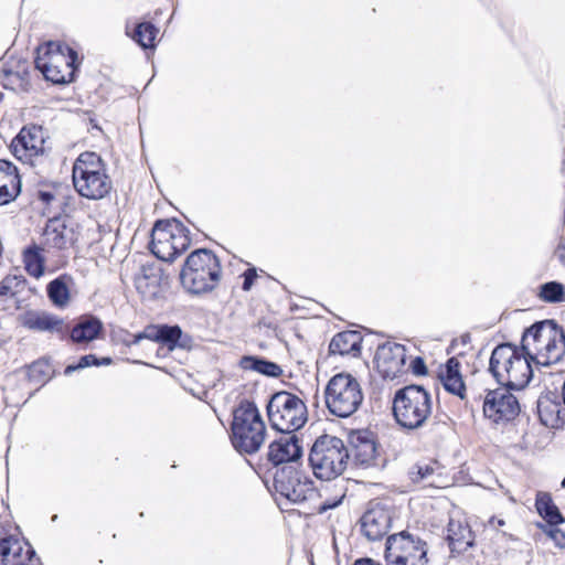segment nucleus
Segmentation results:
<instances>
[{
	"label": "nucleus",
	"instance_id": "obj_58",
	"mask_svg": "<svg viewBox=\"0 0 565 565\" xmlns=\"http://www.w3.org/2000/svg\"><path fill=\"white\" fill-rule=\"evenodd\" d=\"M471 340V337L469 333H463L461 337H460V341L462 344H468Z\"/></svg>",
	"mask_w": 565,
	"mask_h": 565
},
{
	"label": "nucleus",
	"instance_id": "obj_59",
	"mask_svg": "<svg viewBox=\"0 0 565 565\" xmlns=\"http://www.w3.org/2000/svg\"><path fill=\"white\" fill-rule=\"evenodd\" d=\"M3 99V94L0 92V103L2 102Z\"/></svg>",
	"mask_w": 565,
	"mask_h": 565
},
{
	"label": "nucleus",
	"instance_id": "obj_10",
	"mask_svg": "<svg viewBox=\"0 0 565 565\" xmlns=\"http://www.w3.org/2000/svg\"><path fill=\"white\" fill-rule=\"evenodd\" d=\"M513 391L501 385L494 390H487L482 405L484 417L494 424L515 419L521 407L518 398L512 394Z\"/></svg>",
	"mask_w": 565,
	"mask_h": 565
},
{
	"label": "nucleus",
	"instance_id": "obj_34",
	"mask_svg": "<svg viewBox=\"0 0 565 565\" xmlns=\"http://www.w3.org/2000/svg\"><path fill=\"white\" fill-rule=\"evenodd\" d=\"M163 222L167 224V232L171 234V238L169 239L172 248L175 252L177 257H179L191 244L190 231L177 218H167L163 220Z\"/></svg>",
	"mask_w": 565,
	"mask_h": 565
},
{
	"label": "nucleus",
	"instance_id": "obj_52",
	"mask_svg": "<svg viewBox=\"0 0 565 565\" xmlns=\"http://www.w3.org/2000/svg\"><path fill=\"white\" fill-rule=\"evenodd\" d=\"M11 547L12 548H11V553H10V558H12L17 562L23 561L24 554H23L22 543L18 539L12 537Z\"/></svg>",
	"mask_w": 565,
	"mask_h": 565
},
{
	"label": "nucleus",
	"instance_id": "obj_32",
	"mask_svg": "<svg viewBox=\"0 0 565 565\" xmlns=\"http://www.w3.org/2000/svg\"><path fill=\"white\" fill-rule=\"evenodd\" d=\"M535 509L548 526H558L565 522L564 515L548 492L540 491L536 493Z\"/></svg>",
	"mask_w": 565,
	"mask_h": 565
},
{
	"label": "nucleus",
	"instance_id": "obj_15",
	"mask_svg": "<svg viewBox=\"0 0 565 565\" xmlns=\"http://www.w3.org/2000/svg\"><path fill=\"white\" fill-rule=\"evenodd\" d=\"M374 362L384 377L394 379L405 365V345L395 342L380 344L374 355Z\"/></svg>",
	"mask_w": 565,
	"mask_h": 565
},
{
	"label": "nucleus",
	"instance_id": "obj_50",
	"mask_svg": "<svg viewBox=\"0 0 565 565\" xmlns=\"http://www.w3.org/2000/svg\"><path fill=\"white\" fill-rule=\"evenodd\" d=\"M243 284H242V289L244 291H248L252 289L256 278H257V271H256V268L255 267H250V268H247L244 273H243Z\"/></svg>",
	"mask_w": 565,
	"mask_h": 565
},
{
	"label": "nucleus",
	"instance_id": "obj_60",
	"mask_svg": "<svg viewBox=\"0 0 565 565\" xmlns=\"http://www.w3.org/2000/svg\"><path fill=\"white\" fill-rule=\"evenodd\" d=\"M57 519V514H54L52 520L55 521Z\"/></svg>",
	"mask_w": 565,
	"mask_h": 565
},
{
	"label": "nucleus",
	"instance_id": "obj_4",
	"mask_svg": "<svg viewBox=\"0 0 565 565\" xmlns=\"http://www.w3.org/2000/svg\"><path fill=\"white\" fill-rule=\"evenodd\" d=\"M221 264L217 256L207 248L193 250L180 271L183 288L192 295L212 291L220 280Z\"/></svg>",
	"mask_w": 565,
	"mask_h": 565
},
{
	"label": "nucleus",
	"instance_id": "obj_46",
	"mask_svg": "<svg viewBox=\"0 0 565 565\" xmlns=\"http://www.w3.org/2000/svg\"><path fill=\"white\" fill-rule=\"evenodd\" d=\"M539 527L555 543V545L562 550L565 548V532L558 526H548L539 524Z\"/></svg>",
	"mask_w": 565,
	"mask_h": 565
},
{
	"label": "nucleus",
	"instance_id": "obj_54",
	"mask_svg": "<svg viewBox=\"0 0 565 565\" xmlns=\"http://www.w3.org/2000/svg\"><path fill=\"white\" fill-rule=\"evenodd\" d=\"M342 502V498H339V499H335V500H332V501H324L320 504L319 509H318V512L319 513H324L327 512L328 510H331V509H334L337 507H339Z\"/></svg>",
	"mask_w": 565,
	"mask_h": 565
},
{
	"label": "nucleus",
	"instance_id": "obj_53",
	"mask_svg": "<svg viewBox=\"0 0 565 565\" xmlns=\"http://www.w3.org/2000/svg\"><path fill=\"white\" fill-rule=\"evenodd\" d=\"M145 334V329L141 331V332H138L136 334H127V337L122 340L124 344H126L127 347H131V345H136L138 344L141 340H148V337L143 335Z\"/></svg>",
	"mask_w": 565,
	"mask_h": 565
},
{
	"label": "nucleus",
	"instance_id": "obj_57",
	"mask_svg": "<svg viewBox=\"0 0 565 565\" xmlns=\"http://www.w3.org/2000/svg\"><path fill=\"white\" fill-rule=\"evenodd\" d=\"M76 371H81V367H79L78 361H77L76 363L68 364V365L64 369V375L68 376V375H71L72 373H74V372H76Z\"/></svg>",
	"mask_w": 565,
	"mask_h": 565
},
{
	"label": "nucleus",
	"instance_id": "obj_31",
	"mask_svg": "<svg viewBox=\"0 0 565 565\" xmlns=\"http://www.w3.org/2000/svg\"><path fill=\"white\" fill-rule=\"evenodd\" d=\"M256 420H263L255 402L249 399H242L238 405L233 409V420L231 430L236 429L241 431L244 427H253Z\"/></svg>",
	"mask_w": 565,
	"mask_h": 565
},
{
	"label": "nucleus",
	"instance_id": "obj_14",
	"mask_svg": "<svg viewBox=\"0 0 565 565\" xmlns=\"http://www.w3.org/2000/svg\"><path fill=\"white\" fill-rule=\"evenodd\" d=\"M350 455L355 466L369 468L376 465L377 445L369 429L353 430L349 435Z\"/></svg>",
	"mask_w": 565,
	"mask_h": 565
},
{
	"label": "nucleus",
	"instance_id": "obj_13",
	"mask_svg": "<svg viewBox=\"0 0 565 565\" xmlns=\"http://www.w3.org/2000/svg\"><path fill=\"white\" fill-rule=\"evenodd\" d=\"M361 532L369 541L382 540L392 524V511L376 503L370 507L360 519Z\"/></svg>",
	"mask_w": 565,
	"mask_h": 565
},
{
	"label": "nucleus",
	"instance_id": "obj_21",
	"mask_svg": "<svg viewBox=\"0 0 565 565\" xmlns=\"http://www.w3.org/2000/svg\"><path fill=\"white\" fill-rule=\"evenodd\" d=\"M21 324L32 331L55 332L65 339L64 320L47 311L28 310L21 318Z\"/></svg>",
	"mask_w": 565,
	"mask_h": 565
},
{
	"label": "nucleus",
	"instance_id": "obj_22",
	"mask_svg": "<svg viewBox=\"0 0 565 565\" xmlns=\"http://www.w3.org/2000/svg\"><path fill=\"white\" fill-rule=\"evenodd\" d=\"M522 352L519 345L511 342L500 343L492 350L488 372L498 384L501 383L504 374L510 370V365H513L519 353Z\"/></svg>",
	"mask_w": 565,
	"mask_h": 565
},
{
	"label": "nucleus",
	"instance_id": "obj_9",
	"mask_svg": "<svg viewBox=\"0 0 565 565\" xmlns=\"http://www.w3.org/2000/svg\"><path fill=\"white\" fill-rule=\"evenodd\" d=\"M315 482L291 465H284L274 473V488L289 502L299 504L318 495Z\"/></svg>",
	"mask_w": 565,
	"mask_h": 565
},
{
	"label": "nucleus",
	"instance_id": "obj_2",
	"mask_svg": "<svg viewBox=\"0 0 565 565\" xmlns=\"http://www.w3.org/2000/svg\"><path fill=\"white\" fill-rule=\"evenodd\" d=\"M78 55L72 47L49 41L36 47L35 68L53 84L64 85L75 81Z\"/></svg>",
	"mask_w": 565,
	"mask_h": 565
},
{
	"label": "nucleus",
	"instance_id": "obj_1",
	"mask_svg": "<svg viewBox=\"0 0 565 565\" xmlns=\"http://www.w3.org/2000/svg\"><path fill=\"white\" fill-rule=\"evenodd\" d=\"M519 347L532 355L539 373L546 374L545 369L558 363L565 354V331L553 319L535 321L524 329Z\"/></svg>",
	"mask_w": 565,
	"mask_h": 565
},
{
	"label": "nucleus",
	"instance_id": "obj_12",
	"mask_svg": "<svg viewBox=\"0 0 565 565\" xmlns=\"http://www.w3.org/2000/svg\"><path fill=\"white\" fill-rule=\"evenodd\" d=\"M44 134L41 126H24L11 142V151L13 156L23 160L24 158H33L44 153Z\"/></svg>",
	"mask_w": 565,
	"mask_h": 565
},
{
	"label": "nucleus",
	"instance_id": "obj_35",
	"mask_svg": "<svg viewBox=\"0 0 565 565\" xmlns=\"http://www.w3.org/2000/svg\"><path fill=\"white\" fill-rule=\"evenodd\" d=\"M106 171L105 162L96 152L85 151L74 162L73 175Z\"/></svg>",
	"mask_w": 565,
	"mask_h": 565
},
{
	"label": "nucleus",
	"instance_id": "obj_38",
	"mask_svg": "<svg viewBox=\"0 0 565 565\" xmlns=\"http://www.w3.org/2000/svg\"><path fill=\"white\" fill-rule=\"evenodd\" d=\"M539 298L546 303H561L565 301V286L556 280L540 285Z\"/></svg>",
	"mask_w": 565,
	"mask_h": 565
},
{
	"label": "nucleus",
	"instance_id": "obj_7",
	"mask_svg": "<svg viewBox=\"0 0 565 565\" xmlns=\"http://www.w3.org/2000/svg\"><path fill=\"white\" fill-rule=\"evenodd\" d=\"M326 405L329 412L347 418L354 414L363 402V393L358 380L350 373L333 375L324 390Z\"/></svg>",
	"mask_w": 565,
	"mask_h": 565
},
{
	"label": "nucleus",
	"instance_id": "obj_8",
	"mask_svg": "<svg viewBox=\"0 0 565 565\" xmlns=\"http://www.w3.org/2000/svg\"><path fill=\"white\" fill-rule=\"evenodd\" d=\"M427 543L404 530L388 535L384 557L391 565H427Z\"/></svg>",
	"mask_w": 565,
	"mask_h": 565
},
{
	"label": "nucleus",
	"instance_id": "obj_47",
	"mask_svg": "<svg viewBox=\"0 0 565 565\" xmlns=\"http://www.w3.org/2000/svg\"><path fill=\"white\" fill-rule=\"evenodd\" d=\"M12 536L0 540V565H12L15 561L10 558Z\"/></svg>",
	"mask_w": 565,
	"mask_h": 565
},
{
	"label": "nucleus",
	"instance_id": "obj_20",
	"mask_svg": "<svg viewBox=\"0 0 565 565\" xmlns=\"http://www.w3.org/2000/svg\"><path fill=\"white\" fill-rule=\"evenodd\" d=\"M162 269L154 263L140 266L135 276V287L143 300H154L161 292Z\"/></svg>",
	"mask_w": 565,
	"mask_h": 565
},
{
	"label": "nucleus",
	"instance_id": "obj_30",
	"mask_svg": "<svg viewBox=\"0 0 565 565\" xmlns=\"http://www.w3.org/2000/svg\"><path fill=\"white\" fill-rule=\"evenodd\" d=\"M74 284L73 277L68 274H62L46 285V295L49 300L56 308L67 307L71 298V285Z\"/></svg>",
	"mask_w": 565,
	"mask_h": 565
},
{
	"label": "nucleus",
	"instance_id": "obj_16",
	"mask_svg": "<svg viewBox=\"0 0 565 565\" xmlns=\"http://www.w3.org/2000/svg\"><path fill=\"white\" fill-rule=\"evenodd\" d=\"M535 372L539 370L535 367L532 355L525 352L519 353L499 385L515 391L524 390L535 377Z\"/></svg>",
	"mask_w": 565,
	"mask_h": 565
},
{
	"label": "nucleus",
	"instance_id": "obj_19",
	"mask_svg": "<svg viewBox=\"0 0 565 565\" xmlns=\"http://www.w3.org/2000/svg\"><path fill=\"white\" fill-rule=\"evenodd\" d=\"M266 426L264 420H256V425L244 427L241 431L231 430V443L239 454H255L265 441Z\"/></svg>",
	"mask_w": 565,
	"mask_h": 565
},
{
	"label": "nucleus",
	"instance_id": "obj_37",
	"mask_svg": "<svg viewBox=\"0 0 565 565\" xmlns=\"http://www.w3.org/2000/svg\"><path fill=\"white\" fill-rule=\"evenodd\" d=\"M159 29L150 21H143L136 24L134 32L128 33L131 39L142 49H154L156 38Z\"/></svg>",
	"mask_w": 565,
	"mask_h": 565
},
{
	"label": "nucleus",
	"instance_id": "obj_42",
	"mask_svg": "<svg viewBox=\"0 0 565 565\" xmlns=\"http://www.w3.org/2000/svg\"><path fill=\"white\" fill-rule=\"evenodd\" d=\"M451 418L446 413L436 414L429 423V431L436 437H443L450 430Z\"/></svg>",
	"mask_w": 565,
	"mask_h": 565
},
{
	"label": "nucleus",
	"instance_id": "obj_55",
	"mask_svg": "<svg viewBox=\"0 0 565 565\" xmlns=\"http://www.w3.org/2000/svg\"><path fill=\"white\" fill-rule=\"evenodd\" d=\"M555 256L558 258L559 263L565 267V237H561L555 250Z\"/></svg>",
	"mask_w": 565,
	"mask_h": 565
},
{
	"label": "nucleus",
	"instance_id": "obj_17",
	"mask_svg": "<svg viewBox=\"0 0 565 565\" xmlns=\"http://www.w3.org/2000/svg\"><path fill=\"white\" fill-rule=\"evenodd\" d=\"M143 335L171 351L175 348H189L192 342V338L184 334L179 324H148Z\"/></svg>",
	"mask_w": 565,
	"mask_h": 565
},
{
	"label": "nucleus",
	"instance_id": "obj_41",
	"mask_svg": "<svg viewBox=\"0 0 565 565\" xmlns=\"http://www.w3.org/2000/svg\"><path fill=\"white\" fill-rule=\"evenodd\" d=\"M21 183L18 168L7 159H0V184Z\"/></svg>",
	"mask_w": 565,
	"mask_h": 565
},
{
	"label": "nucleus",
	"instance_id": "obj_44",
	"mask_svg": "<svg viewBox=\"0 0 565 565\" xmlns=\"http://www.w3.org/2000/svg\"><path fill=\"white\" fill-rule=\"evenodd\" d=\"M21 192V183L0 184V205H7L14 201Z\"/></svg>",
	"mask_w": 565,
	"mask_h": 565
},
{
	"label": "nucleus",
	"instance_id": "obj_51",
	"mask_svg": "<svg viewBox=\"0 0 565 565\" xmlns=\"http://www.w3.org/2000/svg\"><path fill=\"white\" fill-rule=\"evenodd\" d=\"M413 374L415 375H426L428 370H427V366H426V363L424 361V359L422 356H415L412 361H411V365H409Z\"/></svg>",
	"mask_w": 565,
	"mask_h": 565
},
{
	"label": "nucleus",
	"instance_id": "obj_3",
	"mask_svg": "<svg viewBox=\"0 0 565 565\" xmlns=\"http://www.w3.org/2000/svg\"><path fill=\"white\" fill-rule=\"evenodd\" d=\"M350 457L341 438L322 434L313 441L308 460L316 478L329 481L343 473Z\"/></svg>",
	"mask_w": 565,
	"mask_h": 565
},
{
	"label": "nucleus",
	"instance_id": "obj_43",
	"mask_svg": "<svg viewBox=\"0 0 565 565\" xmlns=\"http://www.w3.org/2000/svg\"><path fill=\"white\" fill-rule=\"evenodd\" d=\"M433 473L434 468L430 465L418 462L409 469L408 477L414 483H419L426 480Z\"/></svg>",
	"mask_w": 565,
	"mask_h": 565
},
{
	"label": "nucleus",
	"instance_id": "obj_29",
	"mask_svg": "<svg viewBox=\"0 0 565 565\" xmlns=\"http://www.w3.org/2000/svg\"><path fill=\"white\" fill-rule=\"evenodd\" d=\"M444 388L459 398L466 397V385L460 373V362L457 358H449L445 364V372L440 375Z\"/></svg>",
	"mask_w": 565,
	"mask_h": 565
},
{
	"label": "nucleus",
	"instance_id": "obj_24",
	"mask_svg": "<svg viewBox=\"0 0 565 565\" xmlns=\"http://www.w3.org/2000/svg\"><path fill=\"white\" fill-rule=\"evenodd\" d=\"M536 411L542 425L557 428L564 423V411L557 392L548 391L536 401Z\"/></svg>",
	"mask_w": 565,
	"mask_h": 565
},
{
	"label": "nucleus",
	"instance_id": "obj_23",
	"mask_svg": "<svg viewBox=\"0 0 565 565\" xmlns=\"http://www.w3.org/2000/svg\"><path fill=\"white\" fill-rule=\"evenodd\" d=\"M104 334L103 321L94 315H84L68 332L72 343L86 348Z\"/></svg>",
	"mask_w": 565,
	"mask_h": 565
},
{
	"label": "nucleus",
	"instance_id": "obj_45",
	"mask_svg": "<svg viewBox=\"0 0 565 565\" xmlns=\"http://www.w3.org/2000/svg\"><path fill=\"white\" fill-rule=\"evenodd\" d=\"M78 364L81 370L89 366H107L113 364V359L110 356L98 358L96 354L89 353L82 355L78 359Z\"/></svg>",
	"mask_w": 565,
	"mask_h": 565
},
{
	"label": "nucleus",
	"instance_id": "obj_18",
	"mask_svg": "<svg viewBox=\"0 0 565 565\" xmlns=\"http://www.w3.org/2000/svg\"><path fill=\"white\" fill-rule=\"evenodd\" d=\"M73 177V184L77 193L89 200H100L109 194L111 181L106 171Z\"/></svg>",
	"mask_w": 565,
	"mask_h": 565
},
{
	"label": "nucleus",
	"instance_id": "obj_5",
	"mask_svg": "<svg viewBox=\"0 0 565 565\" xmlns=\"http://www.w3.org/2000/svg\"><path fill=\"white\" fill-rule=\"evenodd\" d=\"M431 404V396L424 386L407 385L395 391L393 415L401 427L415 430L429 418Z\"/></svg>",
	"mask_w": 565,
	"mask_h": 565
},
{
	"label": "nucleus",
	"instance_id": "obj_27",
	"mask_svg": "<svg viewBox=\"0 0 565 565\" xmlns=\"http://www.w3.org/2000/svg\"><path fill=\"white\" fill-rule=\"evenodd\" d=\"M446 540L452 554H462L475 543V536L469 525L454 520L448 523Z\"/></svg>",
	"mask_w": 565,
	"mask_h": 565
},
{
	"label": "nucleus",
	"instance_id": "obj_56",
	"mask_svg": "<svg viewBox=\"0 0 565 565\" xmlns=\"http://www.w3.org/2000/svg\"><path fill=\"white\" fill-rule=\"evenodd\" d=\"M54 198V193L51 191L40 190L38 192V199L44 204H50Z\"/></svg>",
	"mask_w": 565,
	"mask_h": 565
},
{
	"label": "nucleus",
	"instance_id": "obj_28",
	"mask_svg": "<svg viewBox=\"0 0 565 565\" xmlns=\"http://www.w3.org/2000/svg\"><path fill=\"white\" fill-rule=\"evenodd\" d=\"M362 335L359 331L348 330L337 333L330 341L329 353L332 355L352 354L361 352Z\"/></svg>",
	"mask_w": 565,
	"mask_h": 565
},
{
	"label": "nucleus",
	"instance_id": "obj_33",
	"mask_svg": "<svg viewBox=\"0 0 565 565\" xmlns=\"http://www.w3.org/2000/svg\"><path fill=\"white\" fill-rule=\"evenodd\" d=\"M238 365L245 371H253L273 379L282 374L279 364L259 355H244L241 358Z\"/></svg>",
	"mask_w": 565,
	"mask_h": 565
},
{
	"label": "nucleus",
	"instance_id": "obj_11",
	"mask_svg": "<svg viewBox=\"0 0 565 565\" xmlns=\"http://www.w3.org/2000/svg\"><path fill=\"white\" fill-rule=\"evenodd\" d=\"M295 431L296 430L280 431L282 435L269 444L267 460L273 466L279 468L280 465L295 462L302 457L303 449L301 440Z\"/></svg>",
	"mask_w": 565,
	"mask_h": 565
},
{
	"label": "nucleus",
	"instance_id": "obj_6",
	"mask_svg": "<svg viewBox=\"0 0 565 565\" xmlns=\"http://www.w3.org/2000/svg\"><path fill=\"white\" fill-rule=\"evenodd\" d=\"M267 417L277 431L298 430L308 420L305 402L288 391L275 392L266 405Z\"/></svg>",
	"mask_w": 565,
	"mask_h": 565
},
{
	"label": "nucleus",
	"instance_id": "obj_36",
	"mask_svg": "<svg viewBox=\"0 0 565 565\" xmlns=\"http://www.w3.org/2000/svg\"><path fill=\"white\" fill-rule=\"evenodd\" d=\"M23 263L24 269L30 276L40 278L44 275L45 259L38 245H30L23 250Z\"/></svg>",
	"mask_w": 565,
	"mask_h": 565
},
{
	"label": "nucleus",
	"instance_id": "obj_48",
	"mask_svg": "<svg viewBox=\"0 0 565 565\" xmlns=\"http://www.w3.org/2000/svg\"><path fill=\"white\" fill-rule=\"evenodd\" d=\"M24 544L26 545V551L23 561H15L12 565H42L33 546L29 542H24Z\"/></svg>",
	"mask_w": 565,
	"mask_h": 565
},
{
	"label": "nucleus",
	"instance_id": "obj_40",
	"mask_svg": "<svg viewBox=\"0 0 565 565\" xmlns=\"http://www.w3.org/2000/svg\"><path fill=\"white\" fill-rule=\"evenodd\" d=\"M26 375L30 382L43 385L51 379V365L47 360L39 359L28 366Z\"/></svg>",
	"mask_w": 565,
	"mask_h": 565
},
{
	"label": "nucleus",
	"instance_id": "obj_26",
	"mask_svg": "<svg viewBox=\"0 0 565 565\" xmlns=\"http://www.w3.org/2000/svg\"><path fill=\"white\" fill-rule=\"evenodd\" d=\"M44 235L52 247L57 249H65L76 241L74 228L70 227L62 216H54L47 221Z\"/></svg>",
	"mask_w": 565,
	"mask_h": 565
},
{
	"label": "nucleus",
	"instance_id": "obj_49",
	"mask_svg": "<svg viewBox=\"0 0 565 565\" xmlns=\"http://www.w3.org/2000/svg\"><path fill=\"white\" fill-rule=\"evenodd\" d=\"M15 281V287H18L20 284H23L25 280L22 277L18 276H7L1 282H0V296H8L12 292V282Z\"/></svg>",
	"mask_w": 565,
	"mask_h": 565
},
{
	"label": "nucleus",
	"instance_id": "obj_25",
	"mask_svg": "<svg viewBox=\"0 0 565 565\" xmlns=\"http://www.w3.org/2000/svg\"><path fill=\"white\" fill-rule=\"evenodd\" d=\"M163 220H157L150 234L149 249L160 260L172 263L178 257L172 248L171 234L167 232Z\"/></svg>",
	"mask_w": 565,
	"mask_h": 565
},
{
	"label": "nucleus",
	"instance_id": "obj_61",
	"mask_svg": "<svg viewBox=\"0 0 565 565\" xmlns=\"http://www.w3.org/2000/svg\"><path fill=\"white\" fill-rule=\"evenodd\" d=\"M503 524H504V521L500 520L499 525H503Z\"/></svg>",
	"mask_w": 565,
	"mask_h": 565
},
{
	"label": "nucleus",
	"instance_id": "obj_39",
	"mask_svg": "<svg viewBox=\"0 0 565 565\" xmlns=\"http://www.w3.org/2000/svg\"><path fill=\"white\" fill-rule=\"evenodd\" d=\"M1 85L4 89L10 90H26V86L29 85V72L28 70L23 71H12L9 68L2 70Z\"/></svg>",
	"mask_w": 565,
	"mask_h": 565
}]
</instances>
